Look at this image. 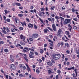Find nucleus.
I'll use <instances>...</instances> for the list:
<instances>
[{"label": "nucleus", "instance_id": "1", "mask_svg": "<svg viewBox=\"0 0 79 79\" xmlns=\"http://www.w3.org/2000/svg\"><path fill=\"white\" fill-rule=\"evenodd\" d=\"M52 57L54 59V60H58L59 58L61 57V55L59 54H54L52 55Z\"/></svg>", "mask_w": 79, "mask_h": 79}, {"label": "nucleus", "instance_id": "2", "mask_svg": "<svg viewBox=\"0 0 79 79\" xmlns=\"http://www.w3.org/2000/svg\"><path fill=\"white\" fill-rule=\"evenodd\" d=\"M38 36H39V35L37 33H34L32 35L31 37L32 39H36Z\"/></svg>", "mask_w": 79, "mask_h": 79}, {"label": "nucleus", "instance_id": "3", "mask_svg": "<svg viewBox=\"0 0 79 79\" xmlns=\"http://www.w3.org/2000/svg\"><path fill=\"white\" fill-rule=\"evenodd\" d=\"M16 68L15 67V65L14 64H11V66L10 68V69H11V71H14L16 69Z\"/></svg>", "mask_w": 79, "mask_h": 79}, {"label": "nucleus", "instance_id": "4", "mask_svg": "<svg viewBox=\"0 0 79 79\" xmlns=\"http://www.w3.org/2000/svg\"><path fill=\"white\" fill-rule=\"evenodd\" d=\"M71 21V19H66L64 22V24H68L69 23H70V21Z\"/></svg>", "mask_w": 79, "mask_h": 79}, {"label": "nucleus", "instance_id": "5", "mask_svg": "<svg viewBox=\"0 0 79 79\" xmlns=\"http://www.w3.org/2000/svg\"><path fill=\"white\" fill-rule=\"evenodd\" d=\"M52 27L53 31H54L55 32H56V27L55 25L54 24H52Z\"/></svg>", "mask_w": 79, "mask_h": 79}, {"label": "nucleus", "instance_id": "6", "mask_svg": "<svg viewBox=\"0 0 79 79\" xmlns=\"http://www.w3.org/2000/svg\"><path fill=\"white\" fill-rule=\"evenodd\" d=\"M13 20H15V24H17V23H19V20L15 17L13 18Z\"/></svg>", "mask_w": 79, "mask_h": 79}, {"label": "nucleus", "instance_id": "7", "mask_svg": "<svg viewBox=\"0 0 79 79\" xmlns=\"http://www.w3.org/2000/svg\"><path fill=\"white\" fill-rule=\"evenodd\" d=\"M10 60L12 62L14 61V58H13V56L12 55L10 56Z\"/></svg>", "mask_w": 79, "mask_h": 79}, {"label": "nucleus", "instance_id": "8", "mask_svg": "<svg viewBox=\"0 0 79 79\" xmlns=\"http://www.w3.org/2000/svg\"><path fill=\"white\" fill-rule=\"evenodd\" d=\"M62 32V30H61V29H59L57 32V35H60V34H61Z\"/></svg>", "mask_w": 79, "mask_h": 79}, {"label": "nucleus", "instance_id": "9", "mask_svg": "<svg viewBox=\"0 0 79 79\" xmlns=\"http://www.w3.org/2000/svg\"><path fill=\"white\" fill-rule=\"evenodd\" d=\"M20 37L21 39L22 40H25L26 39V37L24 36L23 35H21Z\"/></svg>", "mask_w": 79, "mask_h": 79}, {"label": "nucleus", "instance_id": "10", "mask_svg": "<svg viewBox=\"0 0 79 79\" xmlns=\"http://www.w3.org/2000/svg\"><path fill=\"white\" fill-rule=\"evenodd\" d=\"M20 24H22V26H26V23L25 22H24L23 23L22 22H20Z\"/></svg>", "mask_w": 79, "mask_h": 79}, {"label": "nucleus", "instance_id": "11", "mask_svg": "<svg viewBox=\"0 0 79 79\" xmlns=\"http://www.w3.org/2000/svg\"><path fill=\"white\" fill-rule=\"evenodd\" d=\"M47 64L49 66H52L53 65V64L51 61H48L47 62Z\"/></svg>", "mask_w": 79, "mask_h": 79}, {"label": "nucleus", "instance_id": "12", "mask_svg": "<svg viewBox=\"0 0 79 79\" xmlns=\"http://www.w3.org/2000/svg\"><path fill=\"white\" fill-rule=\"evenodd\" d=\"M26 66L27 67V70L28 71H31V69H30V68H29V66L27 65V64H26Z\"/></svg>", "mask_w": 79, "mask_h": 79}, {"label": "nucleus", "instance_id": "13", "mask_svg": "<svg viewBox=\"0 0 79 79\" xmlns=\"http://www.w3.org/2000/svg\"><path fill=\"white\" fill-rule=\"evenodd\" d=\"M27 25L28 27H33V25L31 23H28Z\"/></svg>", "mask_w": 79, "mask_h": 79}, {"label": "nucleus", "instance_id": "14", "mask_svg": "<svg viewBox=\"0 0 79 79\" xmlns=\"http://www.w3.org/2000/svg\"><path fill=\"white\" fill-rule=\"evenodd\" d=\"M4 12H5L4 15H6V14L8 13H10V11L9 10L7 11V10H4Z\"/></svg>", "mask_w": 79, "mask_h": 79}, {"label": "nucleus", "instance_id": "15", "mask_svg": "<svg viewBox=\"0 0 79 79\" xmlns=\"http://www.w3.org/2000/svg\"><path fill=\"white\" fill-rule=\"evenodd\" d=\"M49 30L47 29V28H46L44 29V33H47L48 31H49Z\"/></svg>", "mask_w": 79, "mask_h": 79}, {"label": "nucleus", "instance_id": "16", "mask_svg": "<svg viewBox=\"0 0 79 79\" xmlns=\"http://www.w3.org/2000/svg\"><path fill=\"white\" fill-rule=\"evenodd\" d=\"M39 20H40V21H41V23H43V24H45V22L44 21H43V20H42V19H41V18H39Z\"/></svg>", "mask_w": 79, "mask_h": 79}, {"label": "nucleus", "instance_id": "17", "mask_svg": "<svg viewBox=\"0 0 79 79\" xmlns=\"http://www.w3.org/2000/svg\"><path fill=\"white\" fill-rule=\"evenodd\" d=\"M38 14L41 17H42V12L40 11V12L38 13Z\"/></svg>", "mask_w": 79, "mask_h": 79}, {"label": "nucleus", "instance_id": "18", "mask_svg": "<svg viewBox=\"0 0 79 79\" xmlns=\"http://www.w3.org/2000/svg\"><path fill=\"white\" fill-rule=\"evenodd\" d=\"M74 71H75V73L76 76H77V69H74Z\"/></svg>", "mask_w": 79, "mask_h": 79}, {"label": "nucleus", "instance_id": "19", "mask_svg": "<svg viewBox=\"0 0 79 79\" xmlns=\"http://www.w3.org/2000/svg\"><path fill=\"white\" fill-rule=\"evenodd\" d=\"M2 32L4 34H6V33H7L6 31L3 30H2Z\"/></svg>", "mask_w": 79, "mask_h": 79}, {"label": "nucleus", "instance_id": "20", "mask_svg": "<svg viewBox=\"0 0 79 79\" xmlns=\"http://www.w3.org/2000/svg\"><path fill=\"white\" fill-rule=\"evenodd\" d=\"M47 28L49 29V30H50L51 31H53V29H52V28L50 27H48Z\"/></svg>", "mask_w": 79, "mask_h": 79}, {"label": "nucleus", "instance_id": "21", "mask_svg": "<svg viewBox=\"0 0 79 79\" xmlns=\"http://www.w3.org/2000/svg\"><path fill=\"white\" fill-rule=\"evenodd\" d=\"M36 71L37 74H39V73H40V71L38 69H36Z\"/></svg>", "mask_w": 79, "mask_h": 79}, {"label": "nucleus", "instance_id": "22", "mask_svg": "<svg viewBox=\"0 0 79 79\" xmlns=\"http://www.w3.org/2000/svg\"><path fill=\"white\" fill-rule=\"evenodd\" d=\"M29 57L30 58H33L34 57L33 56L31 55V54H29Z\"/></svg>", "mask_w": 79, "mask_h": 79}, {"label": "nucleus", "instance_id": "23", "mask_svg": "<svg viewBox=\"0 0 79 79\" xmlns=\"http://www.w3.org/2000/svg\"><path fill=\"white\" fill-rule=\"evenodd\" d=\"M15 5L17 6H21V4L19 3L16 2Z\"/></svg>", "mask_w": 79, "mask_h": 79}, {"label": "nucleus", "instance_id": "24", "mask_svg": "<svg viewBox=\"0 0 79 79\" xmlns=\"http://www.w3.org/2000/svg\"><path fill=\"white\" fill-rule=\"evenodd\" d=\"M75 52L77 54H78V53H79V49H78V50H76L75 51Z\"/></svg>", "mask_w": 79, "mask_h": 79}, {"label": "nucleus", "instance_id": "25", "mask_svg": "<svg viewBox=\"0 0 79 79\" xmlns=\"http://www.w3.org/2000/svg\"><path fill=\"white\" fill-rule=\"evenodd\" d=\"M20 44L21 45H25V43H24L22 41L20 42Z\"/></svg>", "mask_w": 79, "mask_h": 79}, {"label": "nucleus", "instance_id": "26", "mask_svg": "<svg viewBox=\"0 0 79 79\" xmlns=\"http://www.w3.org/2000/svg\"><path fill=\"white\" fill-rule=\"evenodd\" d=\"M6 31L7 32H10V30L9 29V28L8 27H6Z\"/></svg>", "mask_w": 79, "mask_h": 79}, {"label": "nucleus", "instance_id": "27", "mask_svg": "<svg viewBox=\"0 0 79 79\" xmlns=\"http://www.w3.org/2000/svg\"><path fill=\"white\" fill-rule=\"evenodd\" d=\"M65 33L67 35H69V32L68 31H65Z\"/></svg>", "mask_w": 79, "mask_h": 79}, {"label": "nucleus", "instance_id": "28", "mask_svg": "<svg viewBox=\"0 0 79 79\" xmlns=\"http://www.w3.org/2000/svg\"><path fill=\"white\" fill-rule=\"evenodd\" d=\"M55 18L56 20H58V19H59V17L56 15L55 16Z\"/></svg>", "mask_w": 79, "mask_h": 79}, {"label": "nucleus", "instance_id": "29", "mask_svg": "<svg viewBox=\"0 0 79 79\" xmlns=\"http://www.w3.org/2000/svg\"><path fill=\"white\" fill-rule=\"evenodd\" d=\"M4 52H6V53H7V52H8V50L7 49H5Z\"/></svg>", "mask_w": 79, "mask_h": 79}, {"label": "nucleus", "instance_id": "30", "mask_svg": "<svg viewBox=\"0 0 79 79\" xmlns=\"http://www.w3.org/2000/svg\"><path fill=\"white\" fill-rule=\"evenodd\" d=\"M66 52L67 54H69L70 53V51H69V50H68L66 51Z\"/></svg>", "mask_w": 79, "mask_h": 79}, {"label": "nucleus", "instance_id": "31", "mask_svg": "<svg viewBox=\"0 0 79 79\" xmlns=\"http://www.w3.org/2000/svg\"><path fill=\"white\" fill-rule=\"evenodd\" d=\"M5 42L4 41H0V44H4Z\"/></svg>", "mask_w": 79, "mask_h": 79}, {"label": "nucleus", "instance_id": "32", "mask_svg": "<svg viewBox=\"0 0 79 79\" xmlns=\"http://www.w3.org/2000/svg\"><path fill=\"white\" fill-rule=\"evenodd\" d=\"M59 18H60V19H61V21H63V20H64V18H63L61 17H59Z\"/></svg>", "mask_w": 79, "mask_h": 79}, {"label": "nucleus", "instance_id": "33", "mask_svg": "<svg viewBox=\"0 0 79 79\" xmlns=\"http://www.w3.org/2000/svg\"><path fill=\"white\" fill-rule=\"evenodd\" d=\"M19 76L20 77H25V75H23V74H20L19 75Z\"/></svg>", "mask_w": 79, "mask_h": 79}, {"label": "nucleus", "instance_id": "34", "mask_svg": "<svg viewBox=\"0 0 79 79\" xmlns=\"http://www.w3.org/2000/svg\"><path fill=\"white\" fill-rule=\"evenodd\" d=\"M55 9V6H53L51 8V9L52 10H53Z\"/></svg>", "mask_w": 79, "mask_h": 79}, {"label": "nucleus", "instance_id": "35", "mask_svg": "<svg viewBox=\"0 0 79 79\" xmlns=\"http://www.w3.org/2000/svg\"><path fill=\"white\" fill-rule=\"evenodd\" d=\"M24 49H25V50H27V51H29V48L27 47H25L24 48Z\"/></svg>", "mask_w": 79, "mask_h": 79}, {"label": "nucleus", "instance_id": "36", "mask_svg": "<svg viewBox=\"0 0 79 79\" xmlns=\"http://www.w3.org/2000/svg\"><path fill=\"white\" fill-rule=\"evenodd\" d=\"M48 21H51V22H52V19L50 18H48Z\"/></svg>", "mask_w": 79, "mask_h": 79}, {"label": "nucleus", "instance_id": "37", "mask_svg": "<svg viewBox=\"0 0 79 79\" xmlns=\"http://www.w3.org/2000/svg\"><path fill=\"white\" fill-rule=\"evenodd\" d=\"M34 26L35 28V29H37V27L36 25L34 24Z\"/></svg>", "mask_w": 79, "mask_h": 79}, {"label": "nucleus", "instance_id": "38", "mask_svg": "<svg viewBox=\"0 0 79 79\" xmlns=\"http://www.w3.org/2000/svg\"><path fill=\"white\" fill-rule=\"evenodd\" d=\"M0 34L1 35V36H2V37H4V35H3V34H2V32H0Z\"/></svg>", "mask_w": 79, "mask_h": 79}, {"label": "nucleus", "instance_id": "39", "mask_svg": "<svg viewBox=\"0 0 79 79\" xmlns=\"http://www.w3.org/2000/svg\"><path fill=\"white\" fill-rule=\"evenodd\" d=\"M24 59L25 60H26V61H27V62L28 61V59H27V57H24Z\"/></svg>", "mask_w": 79, "mask_h": 79}, {"label": "nucleus", "instance_id": "40", "mask_svg": "<svg viewBox=\"0 0 79 79\" xmlns=\"http://www.w3.org/2000/svg\"><path fill=\"white\" fill-rule=\"evenodd\" d=\"M68 30L70 31H71V29H72V27H70L68 28Z\"/></svg>", "mask_w": 79, "mask_h": 79}, {"label": "nucleus", "instance_id": "41", "mask_svg": "<svg viewBox=\"0 0 79 79\" xmlns=\"http://www.w3.org/2000/svg\"><path fill=\"white\" fill-rule=\"evenodd\" d=\"M40 52L41 53H42L43 52H44V50H43L42 49H41L40 50Z\"/></svg>", "mask_w": 79, "mask_h": 79}, {"label": "nucleus", "instance_id": "42", "mask_svg": "<svg viewBox=\"0 0 79 79\" xmlns=\"http://www.w3.org/2000/svg\"><path fill=\"white\" fill-rule=\"evenodd\" d=\"M73 29H74V30H77V27L76 26H75L73 27Z\"/></svg>", "mask_w": 79, "mask_h": 79}, {"label": "nucleus", "instance_id": "43", "mask_svg": "<svg viewBox=\"0 0 79 79\" xmlns=\"http://www.w3.org/2000/svg\"><path fill=\"white\" fill-rule=\"evenodd\" d=\"M30 53L31 55H34V53L31 51L30 52Z\"/></svg>", "mask_w": 79, "mask_h": 79}, {"label": "nucleus", "instance_id": "44", "mask_svg": "<svg viewBox=\"0 0 79 79\" xmlns=\"http://www.w3.org/2000/svg\"><path fill=\"white\" fill-rule=\"evenodd\" d=\"M19 16V17H22L23 16V15L22 14H19L18 15Z\"/></svg>", "mask_w": 79, "mask_h": 79}, {"label": "nucleus", "instance_id": "45", "mask_svg": "<svg viewBox=\"0 0 79 79\" xmlns=\"http://www.w3.org/2000/svg\"><path fill=\"white\" fill-rule=\"evenodd\" d=\"M73 20H74V21H77L78 20L77 18H75L73 19Z\"/></svg>", "mask_w": 79, "mask_h": 79}, {"label": "nucleus", "instance_id": "46", "mask_svg": "<svg viewBox=\"0 0 79 79\" xmlns=\"http://www.w3.org/2000/svg\"><path fill=\"white\" fill-rule=\"evenodd\" d=\"M12 6H15V5H16V3H15V2L12 3Z\"/></svg>", "mask_w": 79, "mask_h": 79}, {"label": "nucleus", "instance_id": "47", "mask_svg": "<svg viewBox=\"0 0 79 79\" xmlns=\"http://www.w3.org/2000/svg\"><path fill=\"white\" fill-rule=\"evenodd\" d=\"M72 75L73 77H76V75L74 73L72 74Z\"/></svg>", "mask_w": 79, "mask_h": 79}, {"label": "nucleus", "instance_id": "48", "mask_svg": "<svg viewBox=\"0 0 79 79\" xmlns=\"http://www.w3.org/2000/svg\"><path fill=\"white\" fill-rule=\"evenodd\" d=\"M72 11L73 13H74V12H75V10H74V9L72 8Z\"/></svg>", "mask_w": 79, "mask_h": 79}, {"label": "nucleus", "instance_id": "49", "mask_svg": "<svg viewBox=\"0 0 79 79\" xmlns=\"http://www.w3.org/2000/svg\"><path fill=\"white\" fill-rule=\"evenodd\" d=\"M26 20L27 22H29V19L28 18H26Z\"/></svg>", "mask_w": 79, "mask_h": 79}, {"label": "nucleus", "instance_id": "50", "mask_svg": "<svg viewBox=\"0 0 79 79\" xmlns=\"http://www.w3.org/2000/svg\"><path fill=\"white\" fill-rule=\"evenodd\" d=\"M60 44L61 46H63V44H64V43H63V42H61V43H60Z\"/></svg>", "mask_w": 79, "mask_h": 79}, {"label": "nucleus", "instance_id": "51", "mask_svg": "<svg viewBox=\"0 0 79 79\" xmlns=\"http://www.w3.org/2000/svg\"><path fill=\"white\" fill-rule=\"evenodd\" d=\"M62 58H63V60L64 58V55L63 54L62 55Z\"/></svg>", "mask_w": 79, "mask_h": 79}, {"label": "nucleus", "instance_id": "52", "mask_svg": "<svg viewBox=\"0 0 79 79\" xmlns=\"http://www.w3.org/2000/svg\"><path fill=\"white\" fill-rule=\"evenodd\" d=\"M19 29L20 30H23V27H20L19 28Z\"/></svg>", "mask_w": 79, "mask_h": 79}, {"label": "nucleus", "instance_id": "53", "mask_svg": "<svg viewBox=\"0 0 79 79\" xmlns=\"http://www.w3.org/2000/svg\"><path fill=\"white\" fill-rule=\"evenodd\" d=\"M48 71L49 74H51V73H52V71H51L50 70H48Z\"/></svg>", "mask_w": 79, "mask_h": 79}, {"label": "nucleus", "instance_id": "54", "mask_svg": "<svg viewBox=\"0 0 79 79\" xmlns=\"http://www.w3.org/2000/svg\"><path fill=\"white\" fill-rule=\"evenodd\" d=\"M61 64H59L58 66L59 67V69H61Z\"/></svg>", "mask_w": 79, "mask_h": 79}, {"label": "nucleus", "instance_id": "55", "mask_svg": "<svg viewBox=\"0 0 79 79\" xmlns=\"http://www.w3.org/2000/svg\"><path fill=\"white\" fill-rule=\"evenodd\" d=\"M57 73L58 74H60V73H61V71L60 70H57Z\"/></svg>", "mask_w": 79, "mask_h": 79}, {"label": "nucleus", "instance_id": "56", "mask_svg": "<svg viewBox=\"0 0 79 79\" xmlns=\"http://www.w3.org/2000/svg\"><path fill=\"white\" fill-rule=\"evenodd\" d=\"M23 52L24 53H25L26 52H27V51L24 49H23Z\"/></svg>", "mask_w": 79, "mask_h": 79}, {"label": "nucleus", "instance_id": "57", "mask_svg": "<svg viewBox=\"0 0 79 79\" xmlns=\"http://www.w3.org/2000/svg\"><path fill=\"white\" fill-rule=\"evenodd\" d=\"M34 53L35 54V55H39V53H37V52H34Z\"/></svg>", "mask_w": 79, "mask_h": 79}, {"label": "nucleus", "instance_id": "58", "mask_svg": "<svg viewBox=\"0 0 79 79\" xmlns=\"http://www.w3.org/2000/svg\"><path fill=\"white\" fill-rule=\"evenodd\" d=\"M51 16L52 17H55V15L54 14H51Z\"/></svg>", "mask_w": 79, "mask_h": 79}, {"label": "nucleus", "instance_id": "59", "mask_svg": "<svg viewBox=\"0 0 79 79\" xmlns=\"http://www.w3.org/2000/svg\"><path fill=\"white\" fill-rule=\"evenodd\" d=\"M60 43H59L57 45V46L58 47H60Z\"/></svg>", "mask_w": 79, "mask_h": 79}, {"label": "nucleus", "instance_id": "60", "mask_svg": "<svg viewBox=\"0 0 79 79\" xmlns=\"http://www.w3.org/2000/svg\"><path fill=\"white\" fill-rule=\"evenodd\" d=\"M33 8H34V6H31L30 7V9L31 10H32Z\"/></svg>", "mask_w": 79, "mask_h": 79}, {"label": "nucleus", "instance_id": "61", "mask_svg": "<svg viewBox=\"0 0 79 79\" xmlns=\"http://www.w3.org/2000/svg\"><path fill=\"white\" fill-rule=\"evenodd\" d=\"M48 1V0H46L45 1V5H47V1Z\"/></svg>", "mask_w": 79, "mask_h": 79}, {"label": "nucleus", "instance_id": "62", "mask_svg": "<svg viewBox=\"0 0 79 79\" xmlns=\"http://www.w3.org/2000/svg\"><path fill=\"white\" fill-rule=\"evenodd\" d=\"M45 13L46 14V15H48V16H49V14H48V12H45Z\"/></svg>", "mask_w": 79, "mask_h": 79}, {"label": "nucleus", "instance_id": "63", "mask_svg": "<svg viewBox=\"0 0 79 79\" xmlns=\"http://www.w3.org/2000/svg\"><path fill=\"white\" fill-rule=\"evenodd\" d=\"M65 45H66V46L67 47H69V44H68V43L65 44Z\"/></svg>", "mask_w": 79, "mask_h": 79}, {"label": "nucleus", "instance_id": "64", "mask_svg": "<svg viewBox=\"0 0 79 79\" xmlns=\"http://www.w3.org/2000/svg\"><path fill=\"white\" fill-rule=\"evenodd\" d=\"M45 9H44V8H42L41 9V11H44V10Z\"/></svg>", "mask_w": 79, "mask_h": 79}]
</instances>
